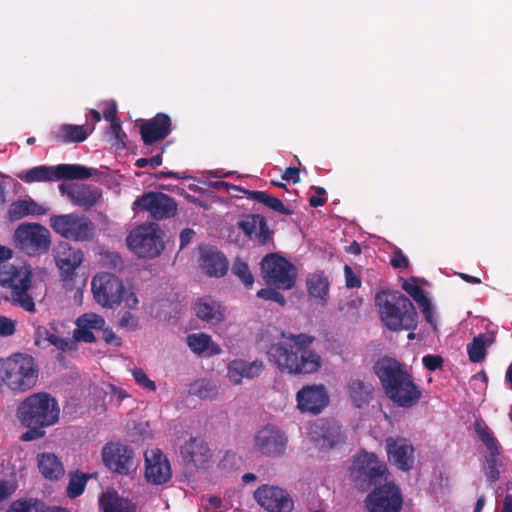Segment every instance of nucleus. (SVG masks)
Instances as JSON below:
<instances>
[{
  "instance_id": "nucleus-1",
  "label": "nucleus",
  "mask_w": 512,
  "mask_h": 512,
  "mask_svg": "<svg viewBox=\"0 0 512 512\" xmlns=\"http://www.w3.org/2000/svg\"><path fill=\"white\" fill-rule=\"evenodd\" d=\"M283 340L270 345L267 356L284 373L298 375L316 372L320 356L310 349L315 337L300 333H282Z\"/></svg>"
},
{
  "instance_id": "nucleus-2",
  "label": "nucleus",
  "mask_w": 512,
  "mask_h": 512,
  "mask_svg": "<svg viewBox=\"0 0 512 512\" xmlns=\"http://www.w3.org/2000/svg\"><path fill=\"white\" fill-rule=\"evenodd\" d=\"M385 396L396 406L411 408L422 397L421 388L415 383L406 364L390 356L380 357L373 365Z\"/></svg>"
},
{
  "instance_id": "nucleus-3",
  "label": "nucleus",
  "mask_w": 512,
  "mask_h": 512,
  "mask_svg": "<svg viewBox=\"0 0 512 512\" xmlns=\"http://www.w3.org/2000/svg\"><path fill=\"white\" fill-rule=\"evenodd\" d=\"M375 304L381 321L389 330H414L417 327V311L401 292L380 291L375 296Z\"/></svg>"
},
{
  "instance_id": "nucleus-4",
  "label": "nucleus",
  "mask_w": 512,
  "mask_h": 512,
  "mask_svg": "<svg viewBox=\"0 0 512 512\" xmlns=\"http://www.w3.org/2000/svg\"><path fill=\"white\" fill-rule=\"evenodd\" d=\"M39 367L29 354L15 353L0 359V386L12 392H26L38 380Z\"/></svg>"
},
{
  "instance_id": "nucleus-5",
  "label": "nucleus",
  "mask_w": 512,
  "mask_h": 512,
  "mask_svg": "<svg viewBox=\"0 0 512 512\" xmlns=\"http://www.w3.org/2000/svg\"><path fill=\"white\" fill-rule=\"evenodd\" d=\"M32 278L29 267L0 262V285L7 290V300L29 313L36 312L34 299L29 293Z\"/></svg>"
},
{
  "instance_id": "nucleus-6",
  "label": "nucleus",
  "mask_w": 512,
  "mask_h": 512,
  "mask_svg": "<svg viewBox=\"0 0 512 512\" xmlns=\"http://www.w3.org/2000/svg\"><path fill=\"white\" fill-rule=\"evenodd\" d=\"M59 406L55 398L45 392L28 396L17 410V416L24 426H52L59 420Z\"/></svg>"
},
{
  "instance_id": "nucleus-7",
  "label": "nucleus",
  "mask_w": 512,
  "mask_h": 512,
  "mask_svg": "<svg viewBox=\"0 0 512 512\" xmlns=\"http://www.w3.org/2000/svg\"><path fill=\"white\" fill-rule=\"evenodd\" d=\"M99 174L96 168L80 164L39 165L19 173L17 176L25 183L52 182L57 180H85Z\"/></svg>"
},
{
  "instance_id": "nucleus-8",
  "label": "nucleus",
  "mask_w": 512,
  "mask_h": 512,
  "mask_svg": "<svg viewBox=\"0 0 512 512\" xmlns=\"http://www.w3.org/2000/svg\"><path fill=\"white\" fill-rule=\"evenodd\" d=\"M49 224L56 234L76 242H89L96 235L94 222L84 214L52 215Z\"/></svg>"
},
{
  "instance_id": "nucleus-9",
  "label": "nucleus",
  "mask_w": 512,
  "mask_h": 512,
  "mask_svg": "<svg viewBox=\"0 0 512 512\" xmlns=\"http://www.w3.org/2000/svg\"><path fill=\"white\" fill-rule=\"evenodd\" d=\"M389 475L386 463L374 453H359L351 467L352 480L363 489L386 481Z\"/></svg>"
},
{
  "instance_id": "nucleus-10",
  "label": "nucleus",
  "mask_w": 512,
  "mask_h": 512,
  "mask_svg": "<svg viewBox=\"0 0 512 512\" xmlns=\"http://www.w3.org/2000/svg\"><path fill=\"white\" fill-rule=\"evenodd\" d=\"M159 231L155 223L140 225L129 233L127 244L139 258H155L164 249Z\"/></svg>"
},
{
  "instance_id": "nucleus-11",
  "label": "nucleus",
  "mask_w": 512,
  "mask_h": 512,
  "mask_svg": "<svg viewBox=\"0 0 512 512\" xmlns=\"http://www.w3.org/2000/svg\"><path fill=\"white\" fill-rule=\"evenodd\" d=\"M262 277L269 286L288 290L295 285L296 270L292 263L276 254H267L261 261Z\"/></svg>"
},
{
  "instance_id": "nucleus-12",
  "label": "nucleus",
  "mask_w": 512,
  "mask_h": 512,
  "mask_svg": "<svg viewBox=\"0 0 512 512\" xmlns=\"http://www.w3.org/2000/svg\"><path fill=\"white\" fill-rule=\"evenodd\" d=\"M365 506L369 512H400L403 506L401 490L392 480L382 481L367 495Z\"/></svg>"
},
{
  "instance_id": "nucleus-13",
  "label": "nucleus",
  "mask_w": 512,
  "mask_h": 512,
  "mask_svg": "<svg viewBox=\"0 0 512 512\" xmlns=\"http://www.w3.org/2000/svg\"><path fill=\"white\" fill-rule=\"evenodd\" d=\"M104 465L112 472L127 476L136 471L139 461L134 450L120 442H108L102 449Z\"/></svg>"
},
{
  "instance_id": "nucleus-14",
  "label": "nucleus",
  "mask_w": 512,
  "mask_h": 512,
  "mask_svg": "<svg viewBox=\"0 0 512 512\" xmlns=\"http://www.w3.org/2000/svg\"><path fill=\"white\" fill-rule=\"evenodd\" d=\"M95 301L103 307L115 308L122 303L124 284L112 273L96 274L91 282Z\"/></svg>"
},
{
  "instance_id": "nucleus-15",
  "label": "nucleus",
  "mask_w": 512,
  "mask_h": 512,
  "mask_svg": "<svg viewBox=\"0 0 512 512\" xmlns=\"http://www.w3.org/2000/svg\"><path fill=\"white\" fill-rule=\"evenodd\" d=\"M15 239L28 255L46 253L51 245L49 230L38 223H24L15 230Z\"/></svg>"
},
{
  "instance_id": "nucleus-16",
  "label": "nucleus",
  "mask_w": 512,
  "mask_h": 512,
  "mask_svg": "<svg viewBox=\"0 0 512 512\" xmlns=\"http://www.w3.org/2000/svg\"><path fill=\"white\" fill-rule=\"evenodd\" d=\"M132 209L146 211L155 220H165L176 216L178 205L175 199L162 192H147L137 197Z\"/></svg>"
},
{
  "instance_id": "nucleus-17",
  "label": "nucleus",
  "mask_w": 512,
  "mask_h": 512,
  "mask_svg": "<svg viewBox=\"0 0 512 512\" xmlns=\"http://www.w3.org/2000/svg\"><path fill=\"white\" fill-rule=\"evenodd\" d=\"M288 438L284 432L273 425L259 429L254 436V451L266 457H278L285 453Z\"/></svg>"
},
{
  "instance_id": "nucleus-18",
  "label": "nucleus",
  "mask_w": 512,
  "mask_h": 512,
  "mask_svg": "<svg viewBox=\"0 0 512 512\" xmlns=\"http://www.w3.org/2000/svg\"><path fill=\"white\" fill-rule=\"evenodd\" d=\"M308 435L315 446L325 451L337 448L346 441V435L336 421H317L310 426Z\"/></svg>"
},
{
  "instance_id": "nucleus-19",
  "label": "nucleus",
  "mask_w": 512,
  "mask_h": 512,
  "mask_svg": "<svg viewBox=\"0 0 512 512\" xmlns=\"http://www.w3.org/2000/svg\"><path fill=\"white\" fill-rule=\"evenodd\" d=\"M254 499L267 512H291L294 509V501L289 492L278 486H259L254 492Z\"/></svg>"
},
{
  "instance_id": "nucleus-20",
  "label": "nucleus",
  "mask_w": 512,
  "mask_h": 512,
  "mask_svg": "<svg viewBox=\"0 0 512 512\" xmlns=\"http://www.w3.org/2000/svg\"><path fill=\"white\" fill-rule=\"evenodd\" d=\"M385 447L388 460L399 470L408 472L414 465V447L411 442L403 437H387Z\"/></svg>"
},
{
  "instance_id": "nucleus-21",
  "label": "nucleus",
  "mask_w": 512,
  "mask_h": 512,
  "mask_svg": "<svg viewBox=\"0 0 512 512\" xmlns=\"http://www.w3.org/2000/svg\"><path fill=\"white\" fill-rule=\"evenodd\" d=\"M296 400L302 412L316 415L328 405L329 396L323 385H307L297 392Z\"/></svg>"
},
{
  "instance_id": "nucleus-22",
  "label": "nucleus",
  "mask_w": 512,
  "mask_h": 512,
  "mask_svg": "<svg viewBox=\"0 0 512 512\" xmlns=\"http://www.w3.org/2000/svg\"><path fill=\"white\" fill-rule=\"evenodd\" d=\"M145 477L153 484H164L171 479V467L167 457L159 449L145 452Z\"/></svg>"
},
{
  "instance_id": "nucleus-23",
  "label": "nucleus",
  "mask_w": 512,
  "mask_h": 512,
  "mask_svg": "<svg viewBox=\"0 0 512 512\" xmlns=\"http://www.w3.org/2000/svg\"><path fill=\"white\" fill-rule=\"evenodd\" d=\"M59 190L62 195H67L74 205L84 210L91 209L101 198V190L91 185L62 183Z\"/></svg>"
},
{
  "instance_id": "nucleus-24",
  "label": "nucleus",
  "mask_w": 512,
  "mask_h": 512,
  "mask_svg": "<svg viewBox=\"0 0 512 512\" xmlns=\"http://www.w3.org/2000/svg\"><path fill=\"white\" fill-rule=\"evenodd\" d=\"M171 131V118L165 113H157L153 118L146 120L140 126L141 139L146 146L164 140Z\"/></svg>"
},
{
  "instance_id": "nucleus-25",
  "label": "nucleus",
  "mask_w": 512,
  "mask_h": 512,
  "mask_svg": "<svg viewBox=\"0 0 512 512\" xmlns=\"http://www.w3.org/2000/svg\"><path fill=\"white\" fill-rule=\"evenodd\" d=\"M180 455L186 465L205 468L212 458L208 444L198 437H191L180 447Z\"/></svg>"
},
{
  "instance_id": "nucleus-26",
  "label": "nucleus",
  "mask_w": 512,
  "mask_h": 512,
  "mask_svg": "<svg viewBox=\"0 0 512 512\" xmlns=\"http://www.w3.org/2000/svg\"><path fill=\"white\" fill-rule=\"evenodd\" d=\"M65 325L59 321H52L49 327L38 326L35 333V344L48 342L62 352L70 351L74 348V341L64 337Z\"/></svg>"
},
{
  "instance_id": "nucleus-27",
  "label": "nucleus",
  "mask_w": 512,
  "mask_h": 512,
  "mask_svg": "<svg viewBox=\"0 0 512 512\" xmlns=\"http://www.w3.org/2000/svg\"><path fill=\"white\" fill-rule=\"evenodd\" d=\"M105 319L95 313H85L76 320V328L73 331V340L75 342L95 343L96 337L92 330L103 329Z\"/></svg>"
},
{
  "instance_id": "nucleus-28",
  "label": "nucleus",
  "mask_w": 512,
  "mask_h": 512,
  "mask_svg": "<svg viewBox=\"0 0 512 512\" xmlns=\"http://www.w3.org/2000/svg\"><path fill=\"white\" fill-rule=\"evenodd\" d=\"M238 227L250 238L256 239L262 245L267 244L272 238L264 216L259 214L248 215L238 222Z\"/></svg>"
},
{
  "instance_id": "nucleus-29",
  "label": "nucleus",
  "mask_w": 512,
  "mask_h": 512,
  "mask_svg": "<svg viewBox=\"0 0 512 512\" xmlns=\"http://www.w3.org/2000/svg\"><path fill=\"white\" fill-rule=\"evenodd\" d=\"M83 253L80 249L72 247L69 243H60L56 248L55 261L59 269L71 275L80 266Z\"/></svg>"
},
{
  "instance_id": "nucleus-30",
  "label": "nucleus",
  "mask_w": 512,
  "mask_h": 512,
  "mask_svg": "<svg viewBox=\"0 0 512 512\" xmlns=\"http://www.w3.org/2000/svg\"><path fill=\"white\" fill-rule=\"evenodd\" d=\"M264 365L260 360L247 362L241 359H235L228 365L227 376L234 384H240L243 378L252 379L260 375Z\"/></svg>"
},
{
  "instance_id": "nucleus-31",
  "label": "nucleus",
  "mask_w": 512,
  "mask_h": 512,
  "mask_svg": "<svg viewBox=\"0 0 512 512\" xmlns=\"http://www.w3.org/2000/svg\"><path fill=\"white\" fill-rule=\"evenodd\" d=\"M201 268L210 277L224 276L229 267L228 260L221 252L207 249L201 253Z\"/></svg>"
},
{
  "instance_id": "nucleus-32",
  "label": "nucleus",
  "mask_w": 512,
  "mask_h": 512,
  "mask_svg": "<svg viewBox=\"0 0 512 512\" xmlns=\"http://www.w3.org/2000/svg\"><path fill=\"white\" fill-rule=\"evenodd\" d=\"M91 132L92 129L88 131L84 125L61 124L51 135L56 143L68 144L85 141Z\"/></svg>"
},
{
  "instance_id": "nucleus-33",
  "label": "nucleus",
  "mask_w": 512,
  "mask_h": 512,
  "mask_svg": "<svg viewBox=\"0 0 512 512\" xmlns=\"http://www.w3.org/2000/svg\"><path fill=\"white\" fill-rule=\"evenodd\" d=\"M349 396L357 408H362L373 399L374 386L361 379H350L347 383Z\"/></svg>"
},
{
  "instance_id": "nucleus-34",
  "label": "nucleus",
  "mask_w": 512,
  "mask_h": 512,
  "mask_svg": "<svg viewBox=\"0 0 512 512\" xmlns=\"http://www.w3.org/2000/svg\"><path fill=\"white\" fill-rule=\"evenodd\" d=\"M37 465L44 478L56 481L64 476L65 470L62 462L53 453H41L37 457Z\"/></svg>"
},
{
  "instance_id": "nucleus-35",
  "label": "nucleus",
  "mask_w": 512,
  "mask_h": 512,
  "mask_svg": "<svg viewBox=\"0 0 512 512\" xmlns=\"http://www.w3.org/2000/svg\"><path fill=\"white\" fill-rule=\"evenodd\" d=\"M46 213V209L33 199L17 200L13 202L8 210L10 220H20L28 215L40 216Z\"/></svg>"
},
{
  "instance_id": "nucleus-36",
  "label": "nucleus",
  "mask_w": 512,
  "mask_h": 512,
  "mask_svg": "<svg viewBox=\"0 0 512 512\" xmlns=\"http://www.w3.org/2000/svg\"><path fill=\"white\" fill-rule=\"evenodd\" d=\"M196 316L206 322L217 323L223 320L220 305L211 298H201L194 306Z\"/></svg>"
},
{
  "instance_id": "nucleus-37",
  "label": "nucleus",
  "mask_w": 512,
  "mask_h": 512,
  "mask_svg": "<svg viewBox=\"0 0 512 512\" xmlns=\"http://www.w3.org/2000/svg\"><path fill=\"white\" fill-rule=\"evenodd\" d=\"M495 341L492 334L481 333L475 336L472 342L467 344V353L469 360L473 363H479L486 357L487 348Z\"/></svg>"
},
{
  "instance_id": "nucleus-38",
  "label": "nucleus",
  "mask_w": 512,
  "mask_h": 512,
  "mask_svg": "<svg viewBox=\"0 0 512 512\" xmlns=\"http://www.w3.org/2000/svg\"><path fill=\"white\" fill-rule=\"evenodd\" d=\"M474 430L477 437L486 447L489 454L501 455V446L498 440L496 439L493 431L482 418H477L475 420Z\"/></svg>"
},
{
  "instance_id": "nucleus-39",
  "label": "nucleus",
  "mask_w": 512,
  "mask_h": 512,
  "mask_svg": "<svg viewBox=\"0 0 512 512\" xmlns=\"http://www.w3.org/2000/svg\"><path fill=\"white\" fill-rule=\"evenodd\" d=\"M187 345L192 352L201 355L209 351V355H217L221 352L218 345L211 341V337L205 333H193L187 337Z\"/></svg>"
},
{
  "instance_id": "nucleus-40",
  "label": "nucleus",
  "mask_w": 512,
  "mask_h": 512,
  "mask_svg": "<svg viewBox=\"0 0 512 512\" xmlns=\"http://www.w3.org/2000/svg\"><path fill=\"white\" fill-rule=\"evenodd\" d=\"M243 192L248 195L249 199L261 203L273 211L286 216L292 214V210L286 207L279 198L272 196L267 192L258 190H243Z\"/></svg>"
},
{
  "instance_id": "nucleus-41",
  "label": "nucleus",
  "mask_w": 512,
  "mask_h": 512,
  "mask_svg": "<svg viewBox=\"0 0 512 512\" xmlns=\"http://www.w3.org/2000/svg\"><path fill=\"white\" fill-rule=\"evenodd\" d=\"M307 290L311 297L318 299L322 305L327 302L329 282L323 273H315L307 278Z\"/></svg>"
},
{
  "instance_id": "nucleus-42",
  "label": "nucleus",
  "mask_w": 512,
  "mask_h": 512,
  "mask_svg": "<svg viewBox=\"0 0 512 512\" xmlns=\"http://www.w3.org/2000/svg\"><path fill=\"white\" fill-rule=\"evenodd\" d=\"M100 506L103 512H136L134 504L124 501L110 493L102 495L100 498Z\"/></svg>"
},
{
  "instance_id": "nucleus-43",
  "label": "nucleus",
  "mask_w": 512,
  "mask_h": 512,
  "mask_svg": "<svg viewBox=\"0 0 512 512\" xmlns=\"http://www.w3.org/2000/svg\"><path fill=\"white\" fill-rule=\"evenodd\" d=\"M90 478L89 474L79 470L69 473V483L66 488V494L70 499H75L83 494L87 482Z\"/></svg>"
},
{
  "instance_id": "nucleus-44",
  "label": "nucleus",
  "mask_w": 512,
  "mask_h": 512,
  "mask_svg": "<svg viewBox=\"0 0 512 512\" xmlns=\"http://www.w3.org/2000/svg\"><path fill=\"white\" fill-rule=\"evenodd\" d=\"M189 393L199 397L202 400H213L218 395V388L211 381L201 379L190 385Z\"/></svg>"
},
{
  "instance_id": "nucleus-45",
  "label": "nucleus",
  "mask_w": 512,
  "mask_h": 512,
  "mask_svg": "<svg viewBox=\"0 0 512 512\" xmlns=\"http://www.w3.org/2000/svg\"><path fill=\"white\" fill-rule=\"evenodd\" d=\"M8 512H49V507L41 500L28 498L15 501Z\"/></svg>"
},
{
  "instance_id": "nucleus-46",
  "label": "nucleus",
  "mask_w": 512,
  "mask_h": 512,
  "mask_svg": "<svg viewBox=\"0 0 512 512\" xmlns=\"http://www.w3.org/2000/svg\"><path fill=\"white\" fill-rule=\"evenodd\" d=\"M501 464L500 455L489 454L488 457H486L483 470L490 484L495 483L499 479V466H501Z\"/></svg>"
},
{
  "instance_id": "nucleus-47",
  "label": "nucleus",
  "mask_w": 512,
  "mask_h": 512,
  "mask_svg": "<svg viewBox=\"0 0 512 512\" xmlns=\"http://www.w3.org/2000/svg\"><path fill=\"white\" fill-rule=\"evenodd\" d=\"M232 273L237 276L245 286H251L254 283V277L246 262L240 258H236L233 262Z\"/></svg>"
},
{
  "instance_id": "nucleus-48",
  "label": "nucleus",
  "mask_w": 512,
  "mask_h": 512,
  "mask_svg": "<svg viewBox=\"0 0 512 512\" xmlns=\"http://www.w3.org/2000/svg\"><path fill=\"white\" fill-rule=\"evenodd\" d=\"M257 297L278 303L281 306L286 304L284 296L274 288H263L257 292Z\"/></svg>"
},
{
  "instance_id": "nucleus-49",
  "label": "nucleus",
  "mask_w": 512,
  "mask_h": 512,
  "mask_svg": "<svg viewBox=\"0 0 512 512\" xmlns=\"http://www.w3.org/2000/svg\"><path fill=\"white\" fill-rule=\"evenodd\" d=\"M110 134L114 139V145H116L118 148H125L126 147V139L127 135L122 130L120 121L114 122L110 125Z\"/></svg>"
},
{
  "instance_id": "nucleus-50",
  "label": "nucleus",
  "mask_w": 512,
  "mask_h": 512,
  "mask_svg": "<svg viewBox=\"0 0 512 512\" xmlns=\"http://www.w3.org/2000/svg\"><path fill=\"white\" fill-rule=\"evenodd\" d=\"M132 375L134 377V380L136 381V383L139 386H141L145 389H148L150 391L156 390L155 382L150 380L148 378V376L146 375V373L142 369L136 368V369L132 370Z\"/></svg>"
},
{
  "instance_id": "nucleus-51",
  "label": "nucleus",
  "mask_w": 512,
  "mask_h": 512,
  "mask_svg": "<svg viewBox=\"0 0 512 512\" xmlns=\"http://www.w3.org/2000/svg\"><path fill=\"white\" fill-rule=\"evenodd\" d=\"M403 290L408 293L417 303L425 301L427 298L424 290L416 283L405 281L402 285Z\"/></svg>"
},
{
  "instance_id": "nucleus-52",
  "label": "nucleus",
  "mask_w": 512,
  "mask_h": 512,
  "mask_svg": "<svg viewBox=\"0 0 512 512\" xmlns=\"http://www.w3.org/2000/svg\"><path fill=\"white\" fill-rule=\"evenodd\" d=\"M164 147L161 148V152L151 158H139L135 162V166L138 168H143L146 166H150L152 169H156L158 166L162 164L163 158L162 153L164 152Z\"/></svg>"
},
{
  "instance_id": "nucleus-53",
  "label": "nucleus",
  "mask_w": 512,
  "mask_h": 512,
  "mask_svg": "<svg viewBox=\"0 0 512 512\" xmlns=\"http://www.w3.org/2000/svg\"><path fill=\"white\" fill-rule=\"evenodd\" d=\"M344 276L347 288L354 289L361 287V278L354 273L353 269L349 265L344 266Z\"/></svg>"
},
{
  "instance_id": "nucleus-54",
  "label": "nucleus",
  "mask_w": 512,
  "mask_h": 512,
  "mask_svg": "<svg viewBox=\"0 0 512 512\" xmlns=\"http://www.w3.org/2000/svg\"><path fill=\"white\" fill-rule=\"evenodd\" d=\"M422 363L429 371H436L443 365V358L440 355L427 354L423 356Z\"/></svg>"
},
{
  "instance_id": "nucleus-55",
  "label": "nucleus",
  "mask_w": 512,
  "mask_h": 512,
  "mask_svg": "<svg viewBox=\"0 0 512 512\" xmlns=\"http://www.w3.org/2000/svg\"><path fill=\"white\" fill-rule=\"evenodd\" d=\"M15 489V485L10 481L0 480V509H2L4 502L15 492Z\"/></svg>"
},
{
  "instance_id": "nucleus-56",
  "label": "nucleus",
  "mask_w": 512,
  "mask_h": 512,
  "mask_svg": "<svg viewBox=\"0 0 512 512\" xmlns=\"http://www.w3.org/2000/svg\"><path fill=\"white\" fill-rule=\"evenodd\" d=\"M119 326L128 330H136L138 327V318L130 311H126L119 319Z\"/></svg>"
},
{
  "instance_id": "nucleus-57",
  "label": "nucleus",
  "mask_w": 512,
  "mask_h": 512,
  "mask_svg": "<svg viewBox=\"0 0 512 512\" xmlns=\"http://www.w3.org/2000/svg\"><path fill=\"white\" fill-rule=\"evenodd\" d=\"M29 430L24 432L20 439L25 442L42 438L45 435V431L38 425L27 426Z\"/></svg>"
},
{
  "instance_id": "nucleus-58",
  "label": "nucleus",
  "mask_w": 512,
  "mask_h": 512,
  "mask_svg": "<svg viewBox=\"0 0 512 512\" xmlns=\"http://www.w3.org/2000/svg\"><path fill=\"white\" fill-rule=\"evenodd\" d=\"M15 322L11 320L10 318H7L5 316H0V335L1 336H11L14 334L16 328H15Z\"/></svg>"
},
{
  "instance_id": "nucleus-59",
  "label": "nucleus",
  "mask_w": 512,
  "mask_h": 512,
  "mask_svg": "<svg viewBox=\"0 0 512 512\" xmlns=\"http://www.w3.org/2000/svg\"><path fill=\"white\" fill-rule=\"evenodd\" d=\"M390 263L394 268H407L409 266L407 256L400 249L394 251Z\"/></svg>"
},
{
  "instance_id": "nucleus-60",
  "label": "nucleus",
  "mask_w": 512,
  "mask_h": 512,
  "mask_svg": "<svg viewBox=\"0 0 512 512\" xmlns=\"http://www.w3.org/2000/svg\"><path fill=\"white\" fill-rule=\"evenodd\" d=\"M100 330L102 331V339L106 344L116 347L122 345L121 338L117 336L111 329L105 328V326H103V329Z\"/></svg>"
},
{
  "instance_id": "nucleus-61",
  "label": "nucleus",
  "mask_w": 512,
  "mask_h": 512,
  "mask_svg": "<svg viewBox=\"0 0 512 512\" xmlns=\"http://www.w3.org/2000/svg\"><path fill=\"white\" fill-rule=\"evenodd\" d=\"M210 187H212L216 190H219V191H225L227 193H230L232 190L233 191H243L244 190V189L239 188L236 185L230 184V183L222 181V180L211 181Z\"/></svg>"
},
{
  "instance_id": "nucleus-62",
  "label": "nucleus",
  "mask_w": 512,
  "mask_h": 512,
  "mask_svg": "<svg viewBox=\"0 0 512 512\" xmlns=\"http://www.w3.org/2000/svg\"><path fill=\"white\" fill-rule=\"evenodd\" d=\"M282 179L285 181H291L293 184L300 182V169L298 167H287L283 174Z\"/></svg>"
},
{
  "instance_id": "nucleus-63",
  "label": "nucleus",
  "mask_w": 512,
  "mask_h": 512,
  "mask_svg": "<svg viewBox=\"0 0 512 512\" xmlns=\"http://www.w3.org/2000/svg\"><path fill=\"white\" fill-rule=\"evenodd\" d=\"M418 304L421 308V311L423 313L425 320L428 323H430L431 325H434L435 323H434V317H433V309H432L429 299L426 298L425 301H421Z\"/></svg>"
},
{
  "instance_id": "nucleus-64",
  "label": "nucleus",
  "mask_w": 512,
  "mask_h": 512,
  "mask_svg": "<svg viewBox=\"0 0 512 512\" xmlns=\"http://www.w3.org/2000/svg\"><path fill=\"white\" fill-rule=\"evenodd\" d=\"M122 302L125 304V307L131 310L137 309L139 303L136 295L132 291H127L125 288Z\"/></svg>"
}]
</instances>
